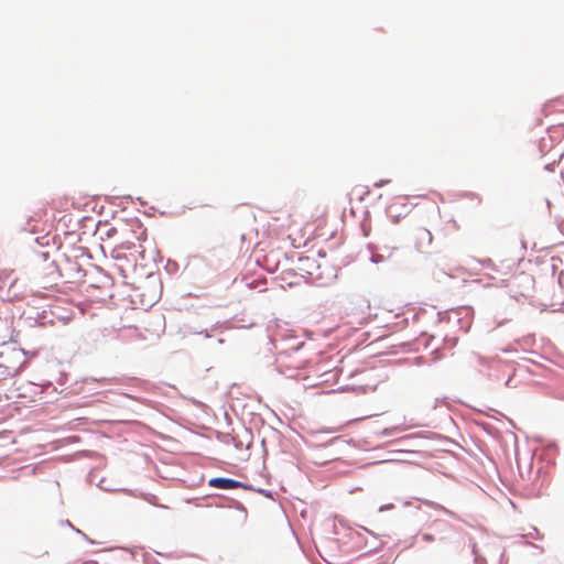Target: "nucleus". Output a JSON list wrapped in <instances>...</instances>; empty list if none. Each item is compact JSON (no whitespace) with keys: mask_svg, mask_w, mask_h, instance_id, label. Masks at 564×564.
Masks as SVG:
<instances>
[{"mask_svg":"<svg viewBox=\"0 0 564 564\" xmlns=\"http://www.w3.org/2000/svg\"><path fill=\"white\" fill-rule=\"evenodd\" d=\"M294 223L292 214L286 209L275 212L270 216L268 226L275 232L289 229Z\"/></svg>","mask_w":564,"mask_h":564,"instance_id":"f03ea898","label":"nucleus"},{"mask_svg":"<svg viewBox=\"0 0 564 564\" xmlns=\"http://www.w3.org/2000/svg\"><path fill=\"white\" fill-rule=\"evenodd\" d=\"M416 239L419 240V249H422L424 246L431 243L432 235L429 230L422 228L416 231Z\"/></svg>","mask_w":564,"mask_h":564,"instance_id":"423d86ee","label":"nucleus"},{"mask_svg":"<svg viewBox=\"0 0 564 564\" xmlns=\"http://www.w3.org/2000/svg\"><path fill=\"white\" fill-rule=\"evenodd\" d=\"M389 182H390L389 180H381V181L377 182L375 185H376L377 187H380V186H382V185H384V184H388Z\"/></svg>","mask_w":564,"mask_h":564,"instance_id":"1a4fd4ad","label":"nucleus"},{"mask_svg":"<svg viewBox=\"0 0 564 564\" xmlns=\"http://www.w3.org/2000/svg\"><path fill=\"white\" fill-rule=\"evenodd\" d=\"M208 485L213 488L219 489H237L242 487V484L238 480L221 477L209 479Z\"/></svg>","mask_w":564,"mask_h":564,"instance_id":"39448f33","label":"nucleus"},{"mask_svg":"<svg viewBox=\"0 0 564 564\" xmlns=\"http://www.w3.org/2000/svg\"><path fill=\"white\" fill-rule=\"evenodd\" d=\"M409 213V206L405 203H392L387 208L388 216L392 219L393 223H398L402 216H405Z\"/></svg>","mask_w":564,"mask_h":564,"instance_id":"20e7f679","label":"nucleus"},{"mask_svg":"<svg viewBox=\"0 0 564 564\" xmlns=\"http://www.w3.org/2000/svg\"><path fill=\"white\" fill-rule=\"evenodd\" d=\"M26 362L24 351L18 347H8L0 352V378L18 375Z\"/></svg>","mask_w":564,"mask_h":564,"instance_id":"f257e3e1","label":"nucleus"},{"mask_svg":"<svg viewBox=\"0 0 564 564\" xmlns=\"http://www.w3.org/2000/svg\"><path fill=\"white\" fill-rule=\"evenodd\" d=\"M390 334V332L387 329V326L382 327V330H380L378 334H376L375 340L381 339L387 337Z\"/></svg>","mask_w":564,"mask_h":564,"instance_id":"0eeeda50","label":"nucleus"},{"mask_svg":"<svg viewBox=\"0 0 564 564\" xmlns=\"http://www.w3.org/2000/svg\"><path fill=\"white\" fill-rule=\"evenodd\" d=\"M232 442L237 449H249L252 444V434L248 429H241L232 435Z\"/></svg>","mask_w":564,"mask_h":564,"instance_id":"7ed1b4c3","label":"nucleus"},{"mask_svg":"<svg viewBox=\"0 0 564 564\" xmlns=\"http://www.w3.org/2000/svg\"><path fill=\"white\" fill-rule=\"evenodd\" d=\"M4 379H6V378H0V381H1V380H4Z\"/></svg>","mask_w":564,"mask_h":564,"instance_id":"9b49d317","label":"nucleus"},{"mask_svg":"<svg viewBox=\"0 0 564 564\" xmlns=\"http://www.w3.org/2000/svg\"><path fill=\"white\" fill-rule=\"evenodd\" d=\"M425 539L426 540H432V538L430 535H425Z\"/></svg>","mask_w":564,"mask_h":564,"instance_id":"9d476101","label":"nucleus"},{"mask_svg":"<svg viewBox=\"0 0 564 564\" xmlns=\"http://www.w3.org/2000/svg\"><path fill=\"white\" fill-rule=\"evenodd\" d=\"M133 246L134 245L132 242H123L117 247L116 251L119 249H131Z\"/></svg>","mask_w":564,"mask_h":564,"instance_id":"6e6552de","label":"nucleus"}]
</instances>
